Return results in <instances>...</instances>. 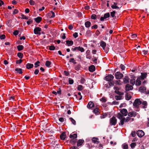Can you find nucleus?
<instances>
[{
	"mask_svg": "<svg viewBox=\"0 0 149 149\" xmlns=\"http://www.w3.org/2000/svg\"><path fill=\"white\" fill-rule=\"evenodd\" d=\"M77 134H70V135L69 137L70 138H72L70 140V143L72 144H74L76 142L77 139H75L77 138Z\"/></svg>",
	"mask_w": 149,
	"mask_h": 149,
	"instance_id": "f257e3e1",
	"label": "nucleus"
},
{
	"mask_svg": "<svg viewBox=\"0 0 149 149\" xmlns=\"http://www.w3.org/2000/svg\"><path fill=\"white\" fill-rule=\"evenodd\" d=\"M142 104V102L139 99H135L133 103V105L135 107L138 108L139 105Z\"/></svg>",
	"mask_w": 149,
	"mask_h": 149,
	"instance_id": "f03ea898",
	"label": "nucleus"
},
{
	"mask_svg": "<svg viewBox=\"0 0 149 149\" xmlns=\"http://www.w3.org/2000/svg\"><path fill=\"white\" fill-rule=\"evenodd\" d=\"M117 122V119L114 116H113L110 119V123L111 125L115 126Z\"/></svg>",
	"mask_w": 149,
	"mask_h": 149,
	"instance_id": "7ed1b4c3",
	"label": "nucleus"
},
{
	"mask_svg": "<svg viewBox=\"0 0 149 149\" xmlns=\"http://www.w3.org/2000/svg\"><path fill=\"white\" fill-rule=\"evenodd\" d=\"M41 30V29L39 27H36L33 30L34 33L35 34L40 35L41 33L40 31Z\"/></svg>",
	"mask_w": 149,
	"mask_h": 149,
	"instance_id": "20e7f679",
	"label": "nucleus"
},
{
	"mask_svg": "<svg viewBox=\"0 0 149 149\" xmlns=\"http://www.w3.org/2000/svg\"><path fill=\"white\" fill-rule=\"evenodd\" d=\"M114 78V76L112 74H109L106 76L104 79L107 81H112Z\"/></svg>",
	"mask_w": 149,
	"mask_h": 149,
	"instance_id": "39448f33",
	"label": "nucleus"
},
{
	"mask_svg": "<svg viewBox=\"0 0 149 149\" xmlns=\"http://www.w3.org/2000/svg\"><path fill=\"white\" fill-rule=\"evenodd\" d=\"M115 76L116 79H120L123 77V75L120 72H117L115 73Z\"/></svg>",
	"mask_w": 149,
	"mask_h": 149,
	"instance_id": "423d86ee",
	"label": "nucleus"
},
{
	"mask_svg": "<svg viewBox=\"0 0 149 149\" xmlns=\"http://www.w3.org/2000/svg\"><path fill=\"white\" fill-rule=\"evenodd\" d=\"M100 45L105 51L106 53H107L108 51L105 50V47L106 46V43L104 41H102L100 43Z\"/></svg>",
	"mask_w": 149,
	"mask_h": 149,
	"instance_id": "0eeeda50",
	"label": "nucleus"
},
{
	"mask_svg": "<svg viewBox=\"0 0 149 149\" xmlns=\"http://www.w3.org/2000/svg\"><path fill=\"white\" fill-rule=\"evenodd\" d=\"M137 135L140 137H141L144 135V132L142 130H138L136 132Z\"/></svg>",
	"mask_w": 149,
	"mask_h": 149,
	"instance_id": "6e6552de",
	"label": "nucleus"
},
{
	"mask_svg": "<svg viewBox=\"0 0 149 149\" xmlns=\"http://www.w3.org/2000/svg\"><path fill=\"white\" fill-rule=\"evenodd\" d=\"M120 112L122 115L125 116H126L128 113L127 110L125 109H121Z\"/></svg>",
	"mask_w": 149,
	"mask_h": 149,
	"instance_id": "1a4fd4ad",
	"label": "nucleus"
},
{
	"mask_svg": "<svg viewBox=\"0 0 149 149\" xmlns=\"http://www.w3.org/2000/svg\"><path fill=\"white\" fill-rule=\"evenodd\" d=\"M133 87L129 84H127L125 86L126 91H129L133 89Z\"/></svg>",
	"mask_w": 149,
	"mask_h": 149,
	"instance_id": "9d476101",
	"label": "nucleus"
},
{
	"mask_svg": "<svg viewBox=\"0 0 149 149\" xmlns=\"http://www.w3.org/2000/svg\"><path fill=\"white\" fill-rule=\"evenodd\" d=\"M141 75L139 77L141 80L144 79L146 77L147 74L146 73H141Z\"/></svg>",
	"mask_w": 149,
	"mask_h": 149,
	"instance_id": "9b49d317",
	"label": "nucleus"
},
{
	"mask_svg": "<svg viewBox=\"0 0 149 149\" xmlns=\"http://www.w3.org/2000/svg\"><path fill=\"white\" fill-rule=\"evenodd\" d=\"M66 136V134L65 132H63L60 135V138L62 140L65 139Z\"/></svg>",
	"mask_w": 149,
	"mask_h": 149,
	"instance_id": "f8f14e48",
	"label": "nucleus"
},
{
	"mask_svg": "<svg viewBox=\"0 0 149 149\" xmlns=\"http://www.w3.org/2000/svg\"><path fill=\"white\" fill-rule=\"evenodd\" d=\"M87 107L88 108H91L94 107V103L90 101L88 102Z\"/></svg>",
	"mask_w": 149,
	"mask_h": 149,
	"instance_id": "ddd939ff",
	"label": "nucleus"
},
{
	"mask_svg": "<svg viewBox=\"0 0 149 149\" xmlns=\"http://www.w3.org/2000/svg\"><path fill=\"white\" fill-rule=\"evenodd\" d=\"M33 67V64L28 63L26 65V68L28 69H29L32 68Z\"/></svg>",
	"mask_w": 149,
	"mask_h": 149,
	"instance_id": "4468645a",
	"label": "nucleus"
},
{
	"mask_svg": "<svg viewBox=\"0 0 149 149\" xmlns=\"http://www.w3.org/2000/svg\"><path fill=\"white\" fill-rule=\"evenodd\" d=\"M136 112H129L128 114V115L129 116L132 117H135L136 115Z\"/></svg>",
	"mask_w": 149,
	"mask_h": 149,
	"instance_id": "2eb2a0df",
	"label": "nucleus"
},
{
	"mask_svg": "<svg viewBox=\"0 0 149 149\" xmlns=\"http://www.w3.org/2000/svg\"><path fill=\"white\" fill-rule=\"evenodd\" d=\"M129 78L127 76H126L123 79V81L125 84H127L129 82Z\"/></svg>",
	"mask_w": 149,
	"mask_h": 149,
	"instance_id": "dca6fc26",
	"label": "nucleus"
},
{
	"mask_svg": "<svg viewBox=\"0 0 149 149\" xmlns=\"http://www.w3.org/2000/svg\"><path fill=\"white\" fill-rule=\"evenodd\" d=\"M22 69L21 68H15V70L16 72L17 73H18L19 74H22L23 73Z\"/></svg>",
	"mask_w": 149,
	"mask_h": 149,
	"instance_id": "f3484780",
	"label": "nucleus"
},
{
	"mask_svg": "<svg viewBox=\"0 0 149 149\" xmlns=\"http://www.w3.org/2000/svg\"><path fill=\"white\" fill-rule=\"evenodd\" d=\"M132 98V96L128 93H127L125 95V98L127 100H130Z\"/></svg>",
	"mask_w": 149,
	"mask_h": 149,
	"instance_id": "a211bd4d",
	"label": "nucleus"
},
{
	"mask_svg": "<svg viewBox=\"0 0 149 149\" xmlns=\"http://www.w3.org/2000/svg\"><path fill=\"white\" fill-rule=\"evenodd\" d=\"M140 79H141L139 77L137 78L136 80V85L139 86L141 84V81L140 80Z\"/></svg>",
	"mask_w": 149,
	"mask_h": 149,
	"instance_id": "6ab92c4d",
	"label": "nucleus"
},
{
	"mask_svg": "<svg viewBox=\"0 0 149 149\" xmlns=\"http://www.w3.org/2000/svg\"><path fill=\"white\" fill-rule=\"evenodd\" d=\"M88 69L90 72H93L95 70V67L93 65H91L89 67Z\"/></svg>",
	"mask_w": 149,
	"mask_h": 149,
	"instance_id": "aec40b11",
	"label": "nucleus"
},
{
	"mask_svg": "<svg viewBox=\"0 0 149 149\" xmlns=\"http://www.w3.org/2000/svg\"><path fill=\"white\" fill-rule=\"evenodd\" d=\"M66 44L68 46H70L72 45L73 44V42L72 40L70 41L69 40H67L66 41Z\"/></svg>",
	"mask_w": 149,
	"mask_h": 149,
	"instance_id": "412c9836",
	"label": "nucleus"
},
{
	"mask_svg": "<svg viewBox=\"0 0 149 149\" xmlns=\"http://www.w3.org/2000/svg\"><path fill=\"white\" fill-rule=\"evenodd\" d=\"M35 21L37 23H40L42 20V18L40 17H38L34 19Z\"/></svg>",
	"mask_w": 149,
	"mask_h": 149,
	"instance_id": "4be33fe9",
	"label": "nucleus"
},
{
	"mask_svg": "<svg viewBox=\"0 0 149 149\" xmlns=\"http://www.w3.org/2000/svg\"><path fill=\"white\" fill-rule=\"evenodd\" d=\"M12 22V20L8 19L6 22V24L9 27H11L12 26L11 24Z\"/></svg>",
	"mask_w": 149,
	"mask_h": 149,
	"instance_id": "5701e85b",
	"label": "nucleus"
},
{
	"mask_svg": "<svg viewBox=\"0 0 149 149\" xmlns=\"http://www.w3.org/2000/svg\"><path fill=\"white\" fill-rule=\"evenodd\" d=\"M135 77H134L133 78L131 79L130 80V83L133 86L135 84Z\"/></svg>",
	"mask_w": 149,
	"mask_h": 149,
	"instance_id": "b1692460",
	"label": "nucleus"
},
{
	"mask_svg": "<svg viewBox=\"0 0 149 149\" xmlns=\"http://www.w3.org/2000/svg\"><path fill=\"white\" fill-rule=\"evenodd\" d=\"M84 141L83 140L79 139L77 142V146L79 147L81 146Z\"/></svg>",
	"mask_w": 149,
	"mask_h": 149,
	"instance_id": "393cba45",
	"label": "nucleus"
},
{
	"mask_svg": "<svg viewBox=\"0 0 149 149\" xmlns=\"http://www.w3.org/2000/svg\"><path fill=\"white\" fill-rule=\"evenodd\" d=\"M142 105L143 106L142 107L143 108L145 109L147 108V107L148 105L147 102L146 101H143L142 102Z\"/></svg>",
	"mask_w": 149,
	"mask_h": 149,
	"instance_id": "a878e982",
	"label": "nucleus"
},
{
	"mask_svg": "<svg viewBox=\"0 0 149 149\" xmlns=\"http://www.w3.org/2000/svg\"><path fill=\"white\" fill-rule=\"evenodd\" d=\"M98 139L95 137H93L92 139V142L94 143L98 144L99 142L97 141Z\"/></svg>",
	"mask_w": 149,
	"mask_h": 149,
	"instance_id": "bb28decb",
	"label": "nucleus"
},
{
	"mask_svg": "<svg viewBox=\"0 0 149 149\" xmlns=\"http://www.w3.org/2000/svg\"><path fill=\"white\" fill-rule=\"evenodd\" d=\"M17 48L18 51H20L23 49L24 47L22 45H19L17 46Z\"/></svg>",
	"mask_w": 149,
	"mask_h": 149,
	"instance_id": "cd10ccee",
	"label": "nucleus"
},
{
	"mask_svg": "<svg viewBox=\"0 0 149 149\" xmlns=\"http://www.w3.org/2000/svg\"><path fill=\"white\" fill-rule=\"evenodd\" d=\"M120 123H119V125H123L124 124V123L125 122V118H123V119H120Z\"/></svg>",
	"mask_w": 149,
	"mask_h": 149,
	"instance_id": "c85d7f7f",
	"label": "nucleus"
},
{
	"mask_svg": "<svg viewBox=\"0 0 149 149\" xmlns=\"http://www.w3.org/2000/svg\"><path fill=\"white\" fill-rule=\"evenodd\" d=\"M123 115H122L121 113H118L117 114V117L120 120L122 119L123 118Z\"/></svg>",
	"mask_w": 149,
	"mask_h": 149,
	"instance_id": "c756f323",
	"label": "nucleus"
},
{
	"mask_svg": "<svg viewBox=\"0 0 149 149\" xmlns=\"http://www.w3.org/2000/svg\"><path fill=\"white\" fill-rule=\"evenodd\" d=\"M85 25L86 27H89L91 25V22L88 21H87L85 23Z\"/></svg>",
	"mask_w": 149,
	"mask_h": 149,
	"instance_id": "7c9ffc66",
	"label": "nucleus"
},
{
	"mask_svg": "<svg viewBox=\"0 0 149 149\" xmlns=\"http://www.w3.org/2000/svg\"><path fill=\"white\" fill-rule=\"evenodd\" d=\"M93 112L96 115H98L100 113L99 111V109L97 108L93 110Z\"/></svg>",
	"mask_w": 149,
	"mask_h": 149,
	"instance_id": "2f4dec72",
	"label": "nucleus"
},
{
	"mask_svg": "<svg viewBox=\"0 0 149 149\" xmlns=\"http://www.w3.org/2000/svg\"><path fill=\"white\" fill-rule=\"evenodd\" d=\"M51 64V63L50 61H47L46 62L45 65L47 67L50 68L51 67L50 65Z\"/></svg>",
	"mask_w": 149,
	"mask_h": 149,
	"instance_id": "473e14b6",
	"label": "nucleus"
},
{
	"mask_svg": "<svg viewBox=\"0 0 149 149\" xmlns=\"http://www.w3.org/2000/svg\"><path fill=\"white\" fill-rule=\"evenodd\" d=\"M58 120L61 123H63L65 122L64 123H65V122L66 120V119L65 118L63 117H60L59 118Z\"/></svg>",
	"mask_w": 149,
	"mask_h": 149,
	"instance_id": "72a5a7b5",
	"label": "nucleus"
},
{
	"mask_svg": "<svg viewBox=\"0 0 149 149\" xmlns=\"http://www.w3.org/2000/svg\"><path fill=\"white\" fill-rule=\"evenodd\" d=\"M81 67V65L80 64H78L75 66L74 69L78 71L80 69Z\"/></svg>",
	"mask_w": 149,
	"mask_h": 149,
	"instance_id": "f704fd0d",
	"label": "nucleus"
},
{
	"mask_svg": "<svg viewBox=\"0 0 149 149\" xmlns=\"http://www.w3.org/2000/svg\"><path fill=\"white\" fill-rule=\"evenodd\" d=\"M114 92L115 93H116L119 95H121L124 94V93L123 92H121L118 90H115L114 91Z\"/></svg>",
	"mask_w": 149,
	"mask_h": 149,
	"instance_id": "c9c22d12",
	"label": "nucleus"
},
{
	"mask_svg": "<svg viewBox=\"0 0 149 149\" xmlns=\"http://www.w3.org/2000/svg\"><path fill=\"white\" fill-rule=\"evenodd\" d=\"M18 57L20 58H22L23 56V54L21 52H18L17 54Z\"/></svg>",
	"mask_w": 149,
	"mask_h": 149,
	"instance_id": "e433bc0d",
	"label": "nucleus"
},
{
	"mask_svg": "<svg viewBox=\"0 0 149 149\" xmlns=\"http://www.w3.org/2000/svg\"><path fill=\"white\" fill-rule=\"evenodd\" d=\"M108 82L109 85V86H110V87L111 86H113L114 84V81H113V80L111 81H109Z\"/></svg>",
	"mask_w": 149,
	"mask_h": 149,
	"instance_id": "4c0bfd02",
	"label": "nucleus"
},
{
	"mask_svg": "<svg viewBox=\"0 0 149 149\" xmlns=\"http://www.w3.org/2000/svg\"><path fill=\"white\" fill-rule=\"evenodd\" d=\"M122 147L123 149H128V145L125 143L123 144Z\"/></svg>",
	"mask_w": 149,
	"mask_h": 149,
	"instance_id": "58836bf2",
	"label": "nucleus"
},
{
	"mask_svg": "<svg viewBox=\"0 0 149 149\" xmlns=\"http://www.w3.org/2000/svg\"><path fill=\"white\" fill-rule=\"evenodd\" d=\"M69 119L70 120L73 124L74 125H76V122L71 117L69 118Z\"/></svg>",
	"mask_w": 149,
	"mask_h": 149,
	"instance_id": "ea45409f",
	"label": "nucleus"
},
{
	"mask_svg": "<svg viewBox=\"0 0 149 149\" xmlns=\"http://www.w3.org/2000/svg\"><path fill=\"white\" fill-rule=\"evenodd\" d=\"M40 63V62L39 61H37L34 64L35 66L34 67L35 68H37L38 67L40 66L39 64Z\"/></svg>",
	"mask_w": 149,
	"mask_h": 149,
	"instance_id": "a19ab883",
	"label": "nucleus"
},
{
	"mask_svg": "<svg viewBox=\"0 0 149 149\" xmlns=\"http://www.w3.org/2000/svg\"><path fill=\"white\" fill-rule=\"evenodd\" d=\"M77 50L80 51L81 52H83L84 51V49L83 48L80 46L78 47Z\"/></svg>",
	"mask_w": 149,
	"mask_h": 149,
	"instance_id": "79ce46f5",
	"label": "nucleus"
},
{
	"mask_svg": "<svg viewBox=\"0 0 149 149\" xmlns=\"http://www.w3.org/2000/svg\"><path fill=\"white\" fill-rule=\"evenodd\" d=\"M122 96H120L116 95L115 96V99L117 100H120L122 99Z\"/></svg>",
	"mask_w": 149,
	"mask_h": 149,
	"instance_id": "37998d69",
	"label": "nucleus"
},
{
	"mask_svg": "<svg viewBox=\"0 0 149 149\" xmlns=\"http://www.w3.org/2000/svg\"><path fill=\"white\" fill-rule=\"evenodd\" d=\"M145 89V88L144 87H140L139 88V91H141L142 92H144Z\"/></svg>",
	"mask_w": 149,
	"mask_h": 149,
	"instance_id": "c03bdc74",
	"label": "nucleus"
},
{
	"mask_svg": "<svg viewBox=\"0 0 149 149\" xmlns=\"http://www.w3.org/2000/svg\"><path fill=\"white\" fill-rule=\"evenodd\" d=\"M49 49L50 50H54L55 49V47L53 45L49 46Z\"/></svg>",
	"mask_w": 149,
	"mask_h": 149,
	"instance_id": "a18cd8bd",
	"label": "nucleus"
},
{
	"mask_svg": "<svg viewBox=\"0 0 149 149\" xmlns=\"http://www.w3.org/2000/svg\"><path fill=\"white\" fill-rule=\"evenodd\" d=\"M69 62L73 63L74 64H75L77 63V62H75V61L74 58H71L70 59Z\"/></svg>",
	"mask_w": 149,
	"mask_h": 149,
	"instance_id": "49530a36",
	"label": "nucleus"
},
{
	"mask_svg": "<svg viewBox=\"0 0 149 149\" xmlns=\"http://www.w3.org/2000/svg\"><path fill=\"white\" fill-rule=\"evenodd\" d=\"M21 16H22L21 18L22 19H28L29 17H26V16L25 15H24L22 14Z\"/></svg>",
	"mask_w": 149,
	"mask_h": 149,
	"instance_id": "de8ad7c7",
	"label": "nucleus"
},
{
	"mask_svg": "<svg viewBox=\"0 0 149 149\" xmlns=\"http://www.w3.org/2000/svg\"><path fill=\"white\" fill-rule=\"evenodd\" d=\"M83 88V86L81 85H79L77 87V89L79 91H81Z\"/></svg>",
	"mask_w": 149,
	"mask_h": 149,
	"instance_id": "09e8293b",
	"label": "nucleus"
},
{
	"mask_svg": "<svg viewBox=\"0 0 149 149\" xmlns=\"http://www.w3.org/2000/svg\"><path fill=\"white\" fill-rule=\"evenodd\" d=\"M104 18L107 19L110 17V14L109 13H105L104 15Z\"/></svg>",
	"mask_w": 149,
	"mask_h": 149,
	"instance_id": "8fccbe9b",
	"label": "nucleus"
},
{
	"mask_svg": "<svg viewBox=\"0 0 149 149\" xmlns=\"http://www.w3.org/2000/svg\"><path fill=\"white\" fill-rule=\"evenodd\" d=\"M131 147L132 148H134L135 146H136V143H132L131 144Z\"/></svg>",
	"mask_w": 149,
	"mask_h": 149,
	"instance_id": "3c124183",
	"label": "nucleus"
},
{
	"mask_svg": "<svg viewBox=\"0 0 149 149\" xmlns=\"http://www.w3.org/2000/svg\"><path fill=\"white\" fill-rule=\"evenodd\" d=\"M115 11H113L112 12H111L110 13L111 16L112 17H113L115 16Z\"/></svg>",
	"mask_w": 149,
	"mask_h": 149,
	"instance_id": "603ef678",
	"label": "nucleus"
},
{
	"mask_svg": "<svg viewBox=\"0 0 149 149\" xmlns=\"http://www.w3.org/2000/svg\"><path fill=\"white\" fill-rule=\"evenodd\" d=\"M33 22V20L31 19H29L28 21H27L26 23L28 25H29L30 24H32Z\"/></svg>",
	"mask_w": 149,
	"mask_h": 149,
	"instance_id": "864d4df0",
	"label": "nucleus"
},
{
	"mask_svg": "<svg viewBox=\"0 0 149 149\" xmlns=\"http://www.w3.org/2000/svg\"><path fill=\"white\" fill-rule=\"evenodd\" d=\"M93 57L94 58V59H92L93 61L95 63L97 64V58L96 57H95L94 56H93Z\"/></svg>",
	"mask_w": 149,
	"mask_h": 149,
	"instance_id": "5fc2aeb1",
	"label": "nucleus"
},
{
	"mask_svg": "<svg viewBox=\"0 0 149 149\" xmlns=\"http://www.w3.org/2000/svg\"><path fill=\"white\" fill-rule=\"evenodd\" d=\"M29 3L31 5H34L35 4V2L33 0H30L29 1Z\"/></svg>",
	"mask_w": 149,
	"mask_h": 149,
	"instance_id": "6e6d98bb",
	"label": "nucleus"
},
{
	"mask_svg": "<svg viewBox=\"0 0 149 149\" xmlns=\"http://www.w3.org/2000/svg\"><path fill=\"white\" fill-rule=\"evenodd\" d=\"M91 18L93 19H96V15L95 14H93L91 15Z\"/></svg>",
	"mask_w": 149,
	"mask_h": 149,
	"instance_id": "4d7b16f0",
	"label": "nucleus"
},
{
	"mask_svg": "<svg viewBox=\"0 0 149 149\" xmlns=\"http://www.w3.org/2000/svg\"><path fill=\"white\" fill-rule=\"evenodd\" d=\"M6 36L5 35L2 34L0 36V38L1 40H3L5 39Z\"/></svg>",
	"mask_w": 149,
	"mask_h": 149,
	"instance_id": "13d9d810",
	"label": "nucleus"
},
{
	"mask_svg": "<svg viewBox=\"0 0 149 149\" xmlns=\"http://www.w3.org/2000/svg\"><path fill=\"white\" fill-rule=\"evenodd\" d=\"M120 67L121 69L122 70H125V66L124 65L122 64H121L120 65Z\"/></svg>",
	"mask_w": 149,
	"mask_h": 149,
	"instance_id": "bf43d9fd",
	"label": "nucleus"
},
{
	"mask_svg": "<svg viewBox=\"0 0 149 149\" xmlns=\"http://www.w3.org/2000/svg\"><path fill=\"white\" fill-rule=\"evenodd\" d=\"M64 75L66 76H68L70 75L69 72L65 70L64 71Z\"/></svg>",
	"mask_w": 149,
	"mask_h": 149,
	"instance_id": "052dcab7",
	"label": "nucleus"
},
{
	"mask_svg": "<svg viewBox=\"0 0 149 149\" xmlns=\"http://www.w3.org/2000/svg\"><path fill=\"white\" fill-rule=\"evenodd\" d=\"M69 84H72L74 83V81L73 79L69 78Z\"/></svg>",
	"mask_w": 149,
	"mask_h": 149,
	"instance_id": "680f3d73",
	"label": "nucleus"
},
{
	"mask_svg": "<svg viewBox=\"0 0 149 149\" xmlns=\"http://www.w3.org/2000/svg\"><path fill=\"white\" fill-rule=\"evenodd\" d=\"M22 62V60L21 59H20L19 60H17L16 61V64H20Z\"/></svg>",
	"mask_w": 149,
	"mask_h": 149,
	"instance_id": "e2e57ef3",
	"label": "nucleus"
},
{
	"mask_svg": "<svg viewBox=\"0 0 149 149\" xmlns=\"http://www.w3.org/2000/svg\"><path fill=\"white\" fill-rule=\"evenodd\" d=\"M111 7L112 9H119V7H118L115 5H112V6H111Z\"/></svg>",
	"mask_w": 149,
	"mask_h": 149,
	"instance_id": "0e129e2a",
	"label": "nucleus"
},
{
	"mask_svg": "<svg viewBox=\"0 0 149 149\" xmlns=\"http://www.w3.org/2000/svg\"><path fill=\"white\" fill-rule=\"evenodd\" d=\"M19 33V31L18 30H16L14 31L13 33V34L15 36L17 35Z\"/></svg>",
	"mask_w": 149,
	"mask_h": 149,
	"instance_id": "69168bd1",
	"label": "nucleus"
},
{
	"mask_svg": "<svg viewBox=\"0 0 149 149\" xmlns=\"http://www.w3.org/2000/svg\"><path fill=\"white\" fill-rule=\"evenodd\" d=\"M131 134L132 137H134L136 135V132L134 131H133L132 132Z\"/></svg>",
	"mask_w": 149,
	"mask_h": 149,
	"instance_id": "338daca9",
	"label": "nucleus"
},
{
	"mask_svg": "<svg viewBox=\"0 0 149 149\" xmlns=\"http://www.w3.org/2000/svg\"><path fill=\"white\" fill-rule=\"evenodd\" d=\"M73 36L75 38H77L78 36V33L77 32H75L73 34Z\"/></svg>",
	"mask_w": 149,
	"mask_h": 149,
	"instance_id": "774afa93",
	"label": "nucleus"
}]
</instances>
